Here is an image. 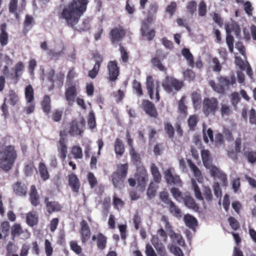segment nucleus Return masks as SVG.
<instances>
[{"instance_id":"1","label":"nucleus","mask_w":256,"mask_h":256,"mask_svg":"<svg viewBox=\"0 0 256 256\" xmlns=\"http://www.w3.org/2000/svg\"><path fill=\"white\" fill-rule=\"evenodd\" d=\"M201 156L204 166L208 170L210 176L214 180L213 185L214 194L217 198L220 197L222 192L220 188V184L224 186L227 185L226 176L218 168L212 164V157L208 150H202Z\"/></svg>"},{"instance_id":"2","label":"nucleus","mask_w":256,"mask_h":256,"mask_svg":"<svg viewBox=\"0 0 256 256\" xmlns=\"http://www.w3.org/2000/svg\"><path fill=\"white\" fill-rule=\"evenodd\" d=\"M88 0H72L65 6L60 15V18L64 20L72 26L76 25L80 17L86 10Z\"/></svg>"},{"instance_id":"3","label":"nucleus","mask_w":256,"mask_h":256,"mask_svg":"<svg viewBox=\"0 0 256 256\" xmlns=\"http://www.w3.org/2000/svg\"><path fill=\"white\" fill-rule=\"evenodd\" d=\"M17 157L16 152L12 146L4 148L0 152V168L5 172L12 168Z\"/></svg>"},{"instance_id":"4","label":"nucleus","mask_w":256,"mask_h":256,"mask_svg":"<svg viewBox=\"0 0 256 256\" xmlns=\"http://www.w3.org/2000/svg\"><path fill=\"white\" fill-rule=\"evenodd\" d=\"M128 164H120L118 166L117 171L112 174V182L116 188H120L127 174Z\"/></svg>"},{"instance_id":"5","label":"nucleus","mask_w":256,"mask_h":256,"mask_svg":"<svg viewBox=\"0 0 256 256\" xmlns=\"http://www.w3.org/2000/svg\"><path fill=\"white\" fill-rule=\"evenodd\" d=\"M162 86L168 93H174L183 86L182 81L172 77H166L162 81Z\"/></svg>"},{"instance_id":"6","label":"nucleus","mask_w":256,"mask_h":256,"mask_svg":"<svg viewBox=\"0 0 256 256\" xmlns=\"http://www.w3.org/2000/svg\"><path fill=\"white\" fill-rule=\"evenodd\" d=\"M146 89L150 98L158 102L160 98L159 96L160 88L159 82L158 80H154L152 76H150L146 78Z\"/></svg>"},{"instance_id":"7","label":"nucleus","mask_w":256,"mask_h":256,"mask_svg":"<svg viewBox=\"0 0 256 256\" xmlns=\"http://www.w3.org/2000/svg\"><path fill=\"white\" fill-rule=\"evenodd\" d=\"M218 108V102L214 98H206L203 101L202 112L205 116H214Z\"/></svg>"},{"instance_id":"8","label":"nucleus","mask_w":256,"mask_h":256,"mask_svg":"<svg viewBox=\"0 0 256 256\" xmlns=\"http://www.w3.org/2000/svg\"><path fill=\"white\" fill-rule=\"evenodd\" d=\"M24 68V63L20 61L17 62L12 68L14 74H10L9 68L7 66H4L2 70V72L6 76L7 78L11 79L14 82H16L22 74Z\"/></svg>"},{"instance_id":"9","label":"nucleus","mask_w":256,"mask_h":256,"mask_svg":"<svg viewBox=\"0 0 256 256\" xmlns=\"http://www.w3.org/2000/svg\"><path fill=\"white\" fill-rule=\"evenodd\" d=\"M11 236L13 240L20 236L21 239L26 240L30 238V234L28 230H23L20 224H15L11 228Z\"/></svg>"},{"instance_id":"10","label":"nucleus","mask_w":256,"mask_h":256,"mask_svg":"<svg viewBox=\"0 0 256 256\" xmlns=\"http://www.w3.org/2000/svg\"><path fill=\"white\" fill-rule=\"evenodd\" d=\"M84 125L85 121L83 118L72 120L70 126V134L72 136L81 135L84 132Z\"/></svg>"},{"instance_id":"11","label":"nucleus","mask_w":256,"mask_h":256,"mask_svg":"<svg viewBox=\"0 0 256 256\" xmlns=\"http://www.w3.org/2000/svg\"><path fill=\"white\" fill-rule=\"evenodd\" d=\"M165 228L172 240L174 243H176L180 246H184L185 242L181 234L175 232L171 228L169 222L166 220H164Z\"/></svg>"},{"instance_id":"12","label":"nucleus","mask_w":256,"mask_h":256,"mask_svg":"<svg viewBox=\"0 0 256 256\" xmlns=\"http://www.w3.org/2000/svg\"><path fill=\"white\" fill-rule=\"evenodd\" d=\"M164 178L168 184L182 186V180L180 176L174 174V169L169 168L164 172Z\"/></svg>"},{"instance_id":"13","label":"nucleus","mask_w":256,"mask_h":256,"mask_svg":"<svg viewBox=\"0 0 256 256\" xmlns=\"http://www.w3.org/2000/svg\"><path fill=\"white\" fill-rule=\"evenodd\" d=\"M136 178L138 182V187L142 189L146 186L148 180V174L144 166L138 168L136 174Z\"/></svg>"},{"instance_id":"14","label":"nucleus","mask_w":256,"mask_h":256,"mask_svg":"<svg viewBox=\"0 0 256 256\" xmlns=\"http://www.w3.org/2000/svg\"><path fill=\"white\" fill-rule=\"evenodd\" d=\"M48 80L53 84V86H56L59 88L62 86L64 79V74L62 72L54 74L53 70H50L48 74Z\"/></svg>"},{"instance_id":"15","label":"nucleus","mask_w":256,"mask_h":256,"mask_svg":"<svg viewBox=\"0 0 256 256\" xmlns=\"http://www.w3.org/2000/svg\"><path fill=\"white\" fill-rule=\"evenodd\" d=\"M152 22V18H148L142 22L141 31L142 36H145L148 40H152L155 36V32L154 30L149 29V25Z\"/></svg>"},{"instance_id":"16","label":"nucleus","mask_w":256,"mask_h":256,"mask_svg":"<svg viewBox=\"0 0 256 256\" xmlns=\"http://www.w3.org/2000/svg\"><path fill=\"white\" fill-rule=\"evenodd\" d=\"M77 95L76 88L74 84H68L66 87L65 96L69 105H72Z\"/></svg>"},{"instance_id":"17","label":"nucleus","mask_w":256,"mask_h":256,"mask_svg":"<svg viewBox=\"0 0 256 256\" xmlns=\"http://www.w3.org/2000/svg\"><path fill=\"white\" fill-rule=\"evenodd\" d=\"M108 69L109 74V80L115 81L120 74L119 68L116 61H110L108 64Z\"/></svg>"},{"instance_id":"18","label":"nucleus","mask_w":256,"mask_h":256,"mask_svg":"<svg viewBox=\"0 0 256 256\" xmlns=\"http://www.w3.org/2000/svg\"><path fill=\"white\" fill-rule=\"evenodd\" d=\"M95 64L92 70L88 72V76L90 78L93 79L94 78L99 71L100 64L103 60L102 58L98 54H95L94 56Z\"/></svg>"},{"instance_id":"19","label":"nucleus","mask_w":256,"mask_h":256,"mask_svg":"<svg viewBox=\"0 0 256 256\" xmlns=\"http://www.w3.org/2000/svg\"><path fill=\"white\" fill-rule=\"evenodd\" d=\"M68 185L72 191L78 192L80 187V183L77 176L75 174L71 173L68 174Z\"/></svg>"},{"instance_id":"20","label":"nucleus","mask_w":256,"mask_h":256,"mask_svg":"<svg viewBox=\"0 0 256 256\" xmlns=\"http://www.w3.org/2000/svg\"><path fill=\"white\" fill-rule=\"evenodd\" d=\"M90 232L86 222L83 220L81 223V240L83 244L87 242L90 238Z\"/></svg>"},{"instance_id":"21","label":"nucleus","mask_w":256,"mask_h":256,"mask_svg":"<svg viewBox=\"0 0 256 256\" xmlns=\"http://www.w3.org/2000/svg\"><path fill=\"white\" fill-rule=\"evenodd\" d=\"M61 138L59 141V146L58 150L59 157L62 160H64L67 154V146H66V140L62 136V133H60Z\"/></svg>"},{"instance_id":"22","label":"nucleus","mask_w":256,"mask_h":256,"mask_svg":"<svg viewBox=\"0 0 256 256\" xmlns=\"http://www.w3.org/2000/svg\"><path fill=\"white\" fill-rule=\"evenodd\" d=\"M126 32L122 27L116 28L111 31L112 39L113 42H118L124 36Z\"/></svg>"},{"instance_id":"23","label":"nucleus","mask_w":256,"mask_h":256,"mask_svg":"<svg viewBox=\"0 0 256 256\" xmlns=\"http://www.w3.org/2000/svg\"><path fill=\"white\" fill-rule=\"evenodd\" d=\"M142 107L146 112L150 116L156 117L157 112L154 106L149 101L144 100Z\"/></svg>"},{"instance_id":"24","label":"nucleus","mask_w":256,"mask_h":256,"mask_svg":"<svg viewBox=\"0 0 256 256\" xmlns=\"http://www.w3.org/2000/svg\"><path fill=\"white\" fill-rule=\"evenodd\" d=\"M92 240H96L97 246L100 250L105 248L106 244V238L102 233H99L97 236L94 235Z\"/></svg>"},{"instance_id":"25","label":"nucleus","mask_w":256,"mask_h":256,"mask_svg":"<svg viewBox=\"0 0 256 256\" xmlns=\"http://www.w3.org/2000/svg\"><path fill=\"white\" fill-rule=\"evenodd\" d=\"M64 49V44L60 41L51 46V48L50 50L49 54L54 57L59 56L62 53Z\"/></svg>"},{"instance_id":"26","label":"nucleus","mask_w":256,"mask_h":256,"mask_svg":"<svg viewBox=\"0 0 256 256\" xmlns=\"http://www.w3.org/2000/svg\"><path fill=\"white\" fill-rule=\"evenodd\" d=\"M184 220L186 225L188 227L195 230L198 226V221L194 217L190 214H186L184 216Z\"/></svg>"},{"instance_id":"27","label":"nucleus","mask_w":256,"mask_h":256,"mask_svg":"<svg viewBox=\"0 0 256 256\" xmlns=\"http://www.w3.org/2000/svg\"><path fill=\"white\" fill-rule=\"evenodd\" d=\"M187 162L190 168L194 172V176L196 178L198 181L199 182H202L203 180V177L199 168L192 162V160H188Z\"/></svg>"},{"instance_id":"28","label":"nucleus","mask_w":256,"mask_h":256,"mask_svg":"<svg viewBox=\"0 0 256 256\" xmlns=\"http://www.w3.org/2000/svg\"><path fill=\"white\" fill-rule=\"evenodd\" d=\"M14 191L19 196H25L26 194L27 188L24 184L17 182L13 186Z\"/></svg>"},{"instance_id":"29","label":"nucleus","mask_w":256,"mask_h":256,"mask_svg":"<svg viewBox=\"0 0 256 256\" xmlns=\"http://www.w3.org/2000/svg\"><path fill=\"white\" fill-rule=\"evenodd\" d=\"M38 172L41 178L46 181L50 178V174L48 172V168L46 164L41 162L38 165Z\"/></svg>"},{"instance_id":"30","label":"nucleus","mask_w":256,"mask_h":256,"mask_svg":"<svg viewBox=\"0 0 256 256\" xmlns=\"http://www.w3.org/2000/svg\"><path fill=\"white\" fill-rule=\"evenodd\" d=\"M22 7H18V0H10L9 4V10L10 12L14 13L16 18L19 19L18 11L20 12L22 10Z\"/></svg>"},{"instance_id":"31","label":"nucleus","mask_w":256,"mask_h":256,"mask_svg":"<svg viewBox=\"0 0 256 256\" xmlns=\"http://www.w3.org/2000/svg\"><path fill=\"white\" fill-rule=\"evenodd\" d=\"M26 222L30 226L36 225L38 222V214L35 212H30L27 214Z\"/></svg>"},{"instance_id":"32","label":"nucleus","mask_w":256,"mask_h":256,"mask_svg":"<svg viewBox=\"0 0 256 256\" xmlns=\"http://www.w3.org/2000/svg\"><path fill=\"white\" fill-rule=\"evenodd\" d=\"M114 152L117 156H122L124 152V147L122 140L117 138L114 144Z\"/></svg>"},{"instance_id":"33","label":"nucleus","mask_w":256,"mask_h":256,"mask_svg":"<svg viewBox=\"0 0 256 256\" xmlns=\"http://www.w3.org/2000/svg\"><path fill=\"white\" fill-rule=\"evenodd\" d=\"M6 24H2L0 26V44L1 46H4L7 44L8 42V34L6 32Z\"/></svg>"},{"instance_id":"34","label":"nucleus","mask_w":256,"mask_h":256,"mask_svg":"<svg viewBox=\"0 0 256 256\" xmlns=\"http://www.w3.org/2000/svg\"><path fill=\"white\" fill-rule=\"evenodd\" d=\"M203 135L204 140L206 143L208 144L209 142L214 141L213 132L210 128H207L205 125H203Z\"/></svg>"},{"instance_id":"35","label":"nucleus","mask_w":256,"mask_h":256,"mask_svg":"<svg viewBox=\"0 0 256 256\" xmlns=\"http://www.w3.org/2000/svg\"><path fill=\"white\" fill-rule=\"evenodd\" d=\"M218 82L220 84L224 86L226 90H228L230 86L233 85L236 83V80L234 77H231L230 79L225 77H220L218 78Z\"/></svg>"},{"instance_id":"36","label":"nucleus","mask_w":256,"mask_h":256,"mask_svg":"<svg viewBox=\"0 0 256 256\" xmlns=\"http://www.w3.org/2000/svg\"><path fill=\"white\" fill-rule=\"evenodd\" d=\"M24 95L26 102H34V90L31 85H28L25 88Z\"/></svg>"},{"instance_id":"37","label":"nucleus","mask_w":256,"mask_h":256,"mask_svg":"<svg viewBox=\"0 0 256 256\" xmlns=\"http://www.w3.org/2000/svg\"><path fill=\"white\" fill-rule=\"evenodd\" d=\"M150 168L154 181L158 183L160 182L161 180L162 176L158 167L155 164H152Z\"/></svg>"},{"instance_id":"38","label":"nucleus","mask_w":256,"mask_h":256,"mask_svg":"<svg viewBox=\"0 0 256 256\" xmlns=\"http://www.w3.org/2000/svg\"><path fill=\"white\" fill-rule=\"evenodd\" d=\"M182 54L186 60L188 66L193 68L194 66L193 56L189 50L188 48H184L182 50Z\"/></svg>"},{"instance_id":"39","label":"nucleus","mask_w":256,"mask_h":256,"mask_svg":"<svg viewBox=\"0 0 256 256\" xmlns=\"http://www.w3.org/2000/svg\"><path fill=\"white\" fill-rule=\"evenodd\" d=\"M170 212L175 217L180 218L182 214L180 210L172 202L168 204Z\"/></svg>"},{"instance_id":"40","label":"nucleus","mask_w":256,"mask_h":256,"mask_svg":"<svg viewBox=\"0 0 256 256\" xmlns=\"http://www.w3.org/2000/svg\"><path fill=\"white\" fill-rule=\"evenodd\" d=\"M30 199L31 202L34 206H37L38 204V196L36 187L32 186L30 188Z\"/></svg>"},{"instance_id":"41","label":"nucleus","mask_w":256,"mask_h":256,"mask_svg":"<svg viewBox=\"0 0 256 256\" xmlns=\"http://www.w3.org/2000/svg\"><path fill=\"white\" fill-rule=\"evenodd\" d=\"M34 19L32 16L27 15L24 22V32L26 34L34 24Z\"/></svg>"},{"instance_id":"42","label":"nucleus","mask_w":256,"mask_h":256,"mask_svg":"<svg viewBox=\"0 0 256 256\" xmlns=\"http://www.w3.org/2000/svg\"><path fill=\"white\" fill-rule=\"evenodd\" d=\"M209 84L212 89L219 94H222L226 90L224 87L220 84L218 81V83L216 84L213 80H210Z\"/></svg>"},{"instance_id":"43","label":"nucleus","mask_w":256,"mask_h":256,"mask_svg":"<svg viewBox=\"0 0 256 256\" xmlns=\"http://www.w3.org/2000/svg\"><path fill=\"white\" fill-rule=\"evenodd\" d=\"M42 108L44 112L48 113L50 112L51 106H50V98L49 96H44V100L42 102Z\"/></svg>"},{"instance_id":"44","label":"nucleus","mask_w":256,"mask_h":256,"mask_svg":"<svg viewBox=\"0 0 256 256\" xmlns=\"http://www.w3.org/2000/svg\"><path fill=\"white\" fill-rule=\"evenodd\" d=\"M232 112V110L228 104L224 103L221 104L220 113L223 118L228 117Z\"/></svg>"},{"instance_id":"45","label":"nucleus","mask_w":256,"mask_h":256,"mask_svg":"<svg viewBox=\"0 0 256 256\" xmlns=\"http://www.w3.org/2000/svg\"><path fill=\"white\" fill-rule=\"evenodd\" d=\"M186 97L182 96L178 102V109L179 112L184 116L187 114V107L185 104Z\"/></svg>"},{"instance_id":"46","label":"nucleus","mask_w":256,"mask_h":256,"mask_svg":"<svg viewBox=\"0 0 256 256\" xmlns=\"http://www.w3.org/2000/svg\"><path fill=\"white\" fill-rule=\"evenodd\" d=\"M46 208L48 212L51 213L54 211H58L60 209V206L56 202H46Z\"/></svg>"},{"instance_id":"47","label":"nucleus","mask_w":256,"mask_h":256,"mask_svg":"<svg viewBox=\"0 0 256 256\" xmlns=\"http://www.w3.org/2000/svg\"><path fill=\"white\" fill-rule=\"evenodd\" d=\"M192 188L194 190L196 197L198 200H202L203 198L200 189L198 186L196 180L194 178L192 179Z\"/></svg>"},{"instance_id":"48","label":"nucleus","mask_w":256,"mask_h":256,"mask_svg":"<svg viewBox=\"0 0 256 256\" xmlns=\"http://www.w3.org/2000/svg\"><path fill=\"white\" fill-rule=\"evenodd\" d=\"M8 100L12 106L16 105L19 100L18 94L14 90H10L8 96Z\"/></svg>"},{"instance_id":"49","label":"nucleus","mask_w":256,"mask_h":256,"mask_svg":"<svg viewBox=\"0 0 256 256\" xmlns=\"http://www.w3.org/2000/svg\"><path fill=\"white\" fill-rule=\"evenodd\" d=\"M226 41L227 45L228 47L229 50L230 52H233V37L230 34V32L229 30L228 29V28L226 27Z\"/></svg>"},{"instance_id":"50","label":"nucleus","mask_w":256,"mask_h":256,"mask_svg":"<svg viewBox=\"0 0 256 256\" xmlns=\"http://www.w3.org/2000/svg\"><path fill=\"white\" fill-rule=\"evenodd\" d=\"M72 152L75 158H81L82 157V150L78 146H74L72 148Z\"/></svg>"},{"instance_id":"51","label":"nucleus","mask_w":256,"mask_h":256,"mask_svg":"<svg viewBox=\"0 0 256 256\" xmlns=\"http://www.w3.org/2000/svg\"><path fill=\"white\" fill-rule=\"evenodd\" d=\"M70 249L77 254H80L82 252L81 247L78 244L76 241H71L70 243Z\"/></svg>"},{"instance_id":"52","label":"nucleus","mask_w":256,"mask_h":256,"mask_svg":"<svg viewBox=\"0 0 256 256\" xmlns=\"http://www.w3.org/2000/svg\"><path fill=\"white\" fill-rule=\"evenodd\" d=\"M171 192L174 198L177 201H181L183 198V195L180 190L176 188H173L171 189Z\"/></svg>"},{"instance_id":"53","label":"nucleus","mask_w":256,"mask_h":256,"mask_svg":"<svg viewBox=\"0 0 256 256\" xmlns=\"http://www.w3.org/2000/svg\"><path fill=\"white\" fill-rule=\"evenodd\" d=\"M198 122V116L196 115H192L188 119V122L190 129H193L196 126Z\"/></svg>"},{"instance_id":"54","label":"nucleus","mask_w":256,"mask_h":256,"mask_svg":"<svg viewBox=\"0 0 256 256\" xmlns=\"http://www.w3.org/2000/svg\"><path fill=\"white\" fill-rule=\"evenodd\" d=\"M211 66L213 70L216 72H220L222 69L220 64L218 58H212Z\"/></svg>"},{"instance_id":"55","label":"nucleus","mask_w":256,"mask_h":256,"mask_svg":"<svg viewBox=\"0 0 256 256\" xmlns=\"http://www.w3.org/2000/svg\"><path fill=\"white\" fill-rule=\"evenodd\" d=\"M192 99L194 106L195 108H196L200 104V94L196 92H194L192 94Z\"/></svg>"},{"instance_id":"56","label":"nucleus","mask_w":256,"mask_h":256,"mask_svg":"<svg viewBox=\"0 0 256 256\" xmlns=\"http://www.w3.org/2000/svg\"><path fill=\"white\" fill-rule=\"evenodd\" d=\"M44 249L46 256H52L53 253V248L52 244L48 240L44 242Z\"/></svg>"},{"instance_id":"57","label":"nucleus","mask_w":256,"mask_h":256,"mask_svg":"<svg viewBox=\"0 0 256 256\" xmlns=\"http://www.w3.org/2000/svg\"><path fill=\"white\" fill-rule=\"evenodd\" d=\"M10 223L8 221L3 222L0 224V230L4 234L6 237L8 235V233L10 230Z\"/></svg>"},{"instance_id":"58","label":"nucleus","mask_w":256,"mask_h":256,"mask_svg":"<svg viewBox=\"0 0 256 256\" xmlns=\"http://www.w3.org/2000/svg\"><path fill=\"white\" fill-rule=\"evenodd\" d=\"M88 126L90 129H94L96 126L95 116L92 112H90L88 115Z\"/></svg>"},{"instance_id":"59","label":"nucleus","mask_w":256,"mask_h":256,"mask_svg":"<svg viewBox=\"0 0 256 256\" xmlns=\"http://www.w3.org/2000/svg\"><path fill=\"white\" fill-rule=\"evenodd\" d=\"M35 104L34 102H26V106L24 108V112L28 114L34 112Z\"/></svg>"},{"instance_id":"60","label":"nucleus","mask_w":256,"mask_h":256,"mask_svg":"<svg viewBox=\"0 0 256 256\" xmlns=\"http://www.w3.org/2000/svg\"><path fill=\"white\" fill-rule=\"evenodd\" d=\"M184 204L188 208L194 209L196 208V204L192 198L190 196L186 197L184 199Z\"/></svg>"},{"instance_id":"61","label":"nucleus","mask_w":256,"mask_h":256,"mask_svg":"<svg viewBox=\"0 0 256 256\" xmlns=\"http://www.w3.org/2000/svg\"><path fill=\"white\" fill-rule=\"evenodd\" d=\"M157 186L153 183L151 182L150 184L147 191V194L150 198H152L156 194Z\"/></svg>"},{"instance_id":"62","label":"nucleus","mask_w":256,"mask_h":256,"mask_svg":"<svg viewBox=\"0 0 256 256\" xmlns=\"http://www.w3.org/2000/svg\"><path fill=\"white\" fill-rule=\"evenodd\" d=\"M176 6V3L172 2L171 4L166 7V13L167 15H168L169 17H171L174 14Z\"/></svg>"},{"instance_id":"63","label":"nucleus","mask_w":256,"mask_h":256,"mask_svg":"<svg viewBox=\"0 0 256 256\" xmlns=\"http://www.w3.org/2000/svg\"><path fill=\"white\" fill-rule=\"evenodd\" d=\"M198 14L200 16H204L206 13V4L203 0H202L198 6Z\"/></svg>"},{"instance_id":"64","label":"nucleus","mask_w":256,"mask_h":256,"mask_svg":"<svg viewBox=\"0 0 256 256\" xmlns=\"http://www.w3.org/2000/svg\"><path fill=\"white\" fill-rule=\"evenodd\" d=\"M244 155L247 157L250 162L253 164L256 162V152L254 151L246 152Z\"/></svg>"}]
</instances>
